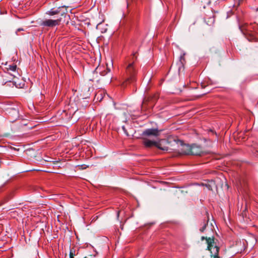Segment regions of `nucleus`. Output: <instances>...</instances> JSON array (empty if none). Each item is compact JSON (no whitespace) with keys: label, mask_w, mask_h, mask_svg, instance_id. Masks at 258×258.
<instances>
[{"label":"nucleus","mask_w":258,"mask_h":258,"mask_svg":"<svg viewBox=\"0 0 258 258\" xmlns=\"http://www.w3.org/2000/svg\"><path fill=\"white\" fill-rule=\"evenodd\" d=\"M127 1L128 0H126V6L128 7V2H127Z\"/></svg>","instance_id":"nucleus-20"},{"label":"nucleus","mask_w":258,"mask_h":258,"mask_svg":"<svg viewBox=\"0 0 258 258\" xmlns=\"http://www.w3.org/2000/svg\"><path fill=\"white\" fill-rule=\"evenodd\" d=\"M138 73V66L137 63V56L134 54L132 60L126 62L125 68V81L122 85L124 87L127 84H132L136 81Z\"/></svg>","instance_id":"nucleus-2"},{"label":"nucleus","mask_w":258,"mask_h":258,"mask_svg":"<svg viewBox=\"0 0 258 258\" xmlns=\"http://www.w3.org/2000/svg\"><path fill=\"white\" fill-rule=\"evenodd\" d=\"M201 239H205L207 244V249L210 251L211 257L213 258H220L219 255V247L218 246L214 238L202 236Z\"/></svg>","instance_id":"nucleus-3"},{"label":"nucleus","mask_w":258,"mask_h":258,"mask_svg":"<svg viewBox=\"0 0 258 258\" xmlns=\"http://www.w3.org/2000/svg\"><path fill=\"white\" fill-rule=\"evenodd\" d=\"M208 222V220L206 222V221L204 222L203 226L200 229V230L201 232H203L205 230V228H206Z\"/></svg>","instance_id":"nucleus-13"},{"label":"nucleus","mask_w":258,"mask_h":258,"mask_svg":"<svg viewBox=\"0 0 258 258\" xmlns=\"http://www.w3.org/2000/svg\"><path fill=\"white\" fill-rule=\"evenodd\" d=\"M205 21L208 25H212L214 23L215 19L214 17H210L208 20L206 19Z\"/></svg>","instance_id":"nucleus-11"},{"label":"nucleus","mask_w":258,"mask_h":258,"mask_svg":"<svg viewBox=\"0 0 258 258\" xmlns=\"http://www.w3.org/2000/svg\"><path fill=\"white\" fill-rule=\"evenodd\" d=\"M182 59H183V60H184V56H183H183H180V61H182Z\"/></svg>","instance_id":"nucleus-16"},{"label":"nucleus","mask_w":258,"mask_h":258,"mask_svg":"<svg viewBox=\"0 0 258 258\" xmlns=\"http://www.w3.org/2000/svg\"><path fill=\"white\" fill-rule=\"evenodd\" d=\"M110 71V70L107 69V72H109Z\"/></svg>","instance_id":"nucleus-21"},{"label":"nucleus","mask_w":258,"mask_h":258,"mask_svg":"<svg viewBox=\"0 0 258 258\" xmlns=\"http://www.w3.org/2000/svg\"><path fill=\"white\" fill-rule=\"evenodd\" d=\"M24 29L23 28H19L17 30V31H23Z\"/></svg>","instance_id":"nucleus-18"},{"label":"nucleus","mask_w":258,"mask_h":258,"mask_svg":"<svg viewBox=\"0 0 258 258\" xmlns=\"http://www.w3.org/2000/svg\"><path fill=\"white\" fill-rule=\"evenodd\" d=\"M107 73V72H106V73H104V72H101V75H102V76H104V75H105Z\"/></svg>","instance_id":"nucleus-17"},{"label":"nucleus","mask_w":258,"mask_h":258,"mask_svg":"<svg viewBox=\"0 0 258 258\" xmlns=\"http://www.w3.org/2000/svg\"><path fill=\"white\" fill-rule=\"evenodd\" d=\"M101 24V23H99V24H98L97 25V29H99V27H100Z\"/></svg>","instance_id":"nucleus-15"},{"label":"nucleus","mask_w":258,"mask_h":258,"mask_svg":"<svg viewBox=\"0 0 258 258\" xmlns=\"http://www.w3.org/2000/svg\"><path fill=\"white\" fill-rule=\"evenodd\" d=\"M160 131L156 128H149L144 131L143 135L144 136H158L159 135Z\"/></svg>","instance_id":"nucleus-8"},{"label":"nucleus","mask_w":258,"mask_h":258,"mask_svg":"<svg viewBox=\"0 0 258 258\" xmlns=\"http://www.w3.org/2000/svg\"><path fill=\"white\" fill-rule=\"evenodd\" d=\"M196 148L190 147L188 145H183L182 147L181 154L184 155H200V154L196 151Z\"/></svg>","instance_id":"nucleus-5"},{"label":"nucleus","mask_w":258,"mask_h":258,"mask_svg":"<svg viewBox=\"0 0 258 258\" xmlns=\"http://www.w3.org/2000/svg\"><path fill=\"white\" fill-rule=\"evenodd\" d=\"M168 144L167 141L163 139L156 142V147L162 150L167 151L168 150V147L167 146Z\"/></svg>","instance_id":"nucleus-7"},{"label":"nucleus","mask_w":258,"mask_h":258,"mask_svg":"<svg viewBox=\"0 0 258 258\" xmlns=\"http://www.w3.org/2000/svg\"><path fill=\"white\" fill-rule=\"evenodd\" d=\"M215 185L214 182L211 181L210 183L203 185L202 187L203 188V191L205 192H210L211 191L214 192L213 186Z\"/></svg>","instance_id":"nucleus-9"},{"label":"nucleus","mask_w":258,"mask_h":258,"mask_svg":"<svg viewBox=\"0 0 258 258\" xmlns=\"http://www.w3.org/2000/svg\"><path fill=\"white\" fill-rule=\"evenodd\" d=\"M6 67L5 69L7 70V72L10 73V74L14 76V77H17L19 78L20 77V75L19 74L17 69V67L16 64H12V65H8L6 64Z\"/></svg>","instance_id":"nucleus-6"},{"label":"nucleus","mask_w":258,"mask_h":258,"mask_svg":"<svg viewBox=\"0 0 258 258\" xmlns=\"http://www.w3.org/2000/svg\"><path fill=\"white\" fill-rule=\"evenodd\" d=\"M36 192H38V193H41L43 191V189H41V188H38L36 191Z\"/></svg>","instance_id":"nucleus-14"},{"label":"nucleus","mask_w":258,"mask_h":258,"mask_svg":"<svg viewBox=\"0 0 258 258\" xmlns=\"http://www.w3.org/2000/svg\"><path fill=\"white\" fill-rule=\"evenodd\" d=\"M19 78L17 77L13 76L11 74H10L5 71L4 74L0 76V83L2 85H4L8 82H13L17 87V80Z\"/></svg>","instance_id":"nucleus-4"},{"label":"nucleus","mask_w":258,"mask_h":258,"mask_svg":"<svg viewBox=\"0 0 258 258\" xmlns=\"http://www.w3.org/2000/svg\"><path fill=\"white\" fill-rule=\"evenodd\" d=\"M156 142H157L151 141L147 139H144L143 140V144L147 148L156 147Z\"/></svg>","instance_id":"nucleus-10"},{"label":"nucleus","mask_w":258,"mask_h":258,"mask_svg":"<svg viewBox=\"0 0 258 258\" xmlns=\"http://www.w3.org/2000/svg\"><path fill=\"white\" fill-rule=\"evenodd\" d=\"M67 8L66 7H59L56 9H51L47 12V14L54 17L53 19H45L42 20L39 25L43 27L53 28L59 26L61 22L64 20L67 14Z\"/></svg>","instance_id":"nucleus-1"},{"label":"nucleus","mask_w":258,"mask_h":258,"mask_svg":"<svg viewBox=\"0 0 258 258\" xmlns=\"http://www.w3.org/2000/svg\"><path fill=\"white\" fill-rule=\"evenodd\" d=\"M75 255H76L75 249L74 248H71L69 253L70 258H74Z\"/></svg>","instance_id":"nucleus-12"},{"label":"nucleus","mask_w":258,"mask_h":258,"mask_svg":"<svg viewBox=\"0 0 258 258\" xmlns=\"http://www.w3.org/2000/svg\"><path fill=\"white\" fill-rule=\"evenodd\" d=\"M122 129L123 130V131H124V132H125V127H124V126H123V127H122Z\"/></svg>","instance_id":"nucleus-19"}]
</instances>
